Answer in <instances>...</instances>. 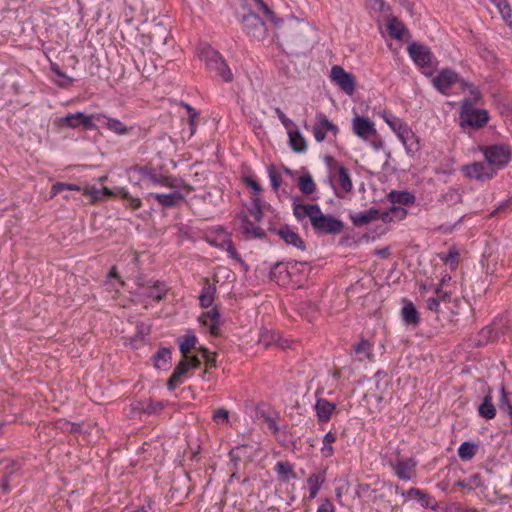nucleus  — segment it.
I'll return each mask as SVG.
<instances>
[{
	"label": "nucleus",
	"mask_w": 512,
	"mask_h": 512,
	"mask_svg": "<svg viewBox=\"0 0 512 512\" xmlns=\"http://www.w3.org/2000/svg\"><path fill=\"white\" fill-rule=\"evenodd\" d=\"M57 125L60 128H77L79 126H83L87 130L94 128L91 117L85 115L82 112L68 114L65 117L57 119Z\"/></svg>",
	"instance_id": "ddd939ff"
},
{
	"label": "nucleus",
	"mask_w": 512,
	"mask_h": 512,
	"mask_svg": "<svg viewBox=\"0 0 512 512\" xmlns=\"http://www.w3.org/2000/svg\"><path fill=\"white\" fill-rule=\"evenodd\" d=\"M313 229L320 234H339L344 228L341 220L332 215H325L321 209H318L311 223Z\"/></svg>",
	"instance_id": "39448f33"
},
{
	"label": "nucleus",
	"mask_w": 512,
	"mask_h": 512,
	"mask_svg": "<svg viewBox=\"0 0 512 512\" xmlns=\"http://www.w3.org/2000/svg\"><path fill=\"white\" fill-rule=\"evenodd\" d=\"M433 86L442 94L449 95V90L455 83L460 82L458 74L449 68L441 70L432 80Z\"/></svg>",
	"instance_id": "f8f14e48"
},
{
	"label": "nucleus",
	"mask_w": 512,
	"mask_h": 512,
	"mask_svg": "<svg viewBox=\"0 0 512 512\" xmlns=\"http://www.w3.org/2000/svg\"><path fill=\"white\" fill-rule=\"evenodd\" d=\"M84 194L90 196L92 202L102 200L101 191L96 187H88L84 190Z\"/></svg>",
	"instance_id": "0e129e2a"
},
{
	"label": "nucleus",
	"mask_w": 512,
	"mask_h": 512,
	"mask_svg": "<svg viewBox=\"0 0 512 512\" xmlns=\"http://www.w3.org/2000/svg\"><path fill=\"white\" fill-rule=\"evenodd\" d=\"M459 256V252L456 247H451L447 254H440V259L445 261L446 263H456Z\"/></svg>",
	"instance_id": "bf43d9fd"
},
{
	"label": "nucleus",
	"mask_w": 512,
	"mask_h": 512,
	"mask_svg": "<svg viewBox=\"0 0 512 512\" xmlns=\"http://www.w3.org/2000/svg\"><path fill=\"white\" fill-rule=\"evenodd\" d=\"M268 176L271 181V186L274 191H277L282 183V176L277 171L274 165H269L268 168Z\"/></svg>",
	"instance_id": "5fc2aeb1"
},
{
	"label": "nucleus",
	"mask_w": 512,
	"mask_h": 512,
	"mask_svg": "<svg viewBox=\"0 0 512 512\" xmlns=\"http://www.w3.org/2000/svg\"><path fill=\"white\" fill-rule=\"evenodd\" d=\"M164 407L165 403L162 401L149 400L147 402H138L135 409L148 415H158Z\"/></svg>",
	"instance_id": "473e14b6"
},
{
	"label": "nucleus",
	"mask_w": 512,
	"mask_h": 512,
	"mask_svg": "<svg viewBox=\"0 0 512 512\" xmlns=\"http://www.w3.org/2000/svg\"><path fill=\"white\" fill-rule=\"evenodd\" d=\"M352 354L355 355L359 361L372 360L373 344L367 339L362 338L352 345Z\"/></svg>",
	"instance_id": "4be33fe9"
},
{
	"label": "nucleus",
	"mask_w": 512,
	"mask_h": 512,
	"mask_svg": "<svg viewBox=\"0 0 512 512\" xmlns=\"http://www.w3.org/2000/svg\"><path fill=\"white\" fill-rule=\"evenodd\" d=\"M402 320L405 325L417 327L420 323V315L412 302H407L401 309Z\"/></svg>",
	"instance_id": "bb28decb"
},
{
	"label": "nucleus",
	"mask_w": 512,
	"mask_h": 512,
	"mask_svg": "<svg viewBox=\"0 0 512 512\" xmlns=\"http://www.w3.org/2000/svg\"><path fill=\"white\" fill-rule=\"evenodd\" d=\"M227 252L232 258L240 260L239 254L231 241L227 242Z\"/></svg>",
	"instance_id": "774afa93"
},
{
	"label": "nucleus",
	"mask_w": 512,
	"mask_h": 512,
	"mask_svg": "<svg viewBox=\"0 0 512 512\" xmlns=\"http://www.w3.org/2000/svg\"><path fill=\"white\" fill-rule=\"evenodd\" d=\"M389 199L393 204L412 205L415 202V196L407 191H392L389 194Z\"/></svg>",
	"instance_id": "58836bf2"
},
{
	"label": "nucleus",
	"mask_w": 512,
	"mask_h": 512,
	"mask_svg": "<svg viewBox=\"0 0 512 512\" xmlns=\"http://www.w3.org/2000/svg\"><path fill=\"white\" fill-rule=\"evenodd\" d=\"M298 186L300 191L305 195L314 193L316 189L315 182L310 174L301 176L299 178Z\"/></svg>",
	"instance_id": "de8ad7c7"
},
{
	"label": "nucleus",
	"mask_w": 512,
	"mask_h": 512,
	"mask_svg": "<svg viewBox=\"0 0 512 512\" xmlns=\"http://www.w3.org/2000/svg\"><path fill=\"white\" fill-rule=\"evenodd\" d=\"M451 293L444 291L440 287L435 289L434 296L426 300V307L428 310L438 313L441 302H450Z\"/></svg>",
	"instance_id": "cd10ccee"
},
{
	"label": "nucleus",
	"mask_w": 512,
	"mask_h": 512,
	"mask_svg": "<svg viewBox=\"0 0 512 512\" xmlns=\"http://www.w3.org/2000/svg\"><path fill=\"white\" fill-rule=\"evenodd\" d=\"M139 173L140 180L148 186H163L172 189H180L182 186H186L188 188V191L191 190V188L188 185L184 184L183 181L158 173L153 168L142 167L140 168Z\"/></svg>",
	"instance_id": "20e7f679"
},
{
	"label": "nucleus",
	"mask_w": 512,
	"mask_h": 512,
	"mask_svg": "<svg viewBox=\"0 0 512 512\" xmlns=\"http://www.w3.org/2000/svg\"><path fill=\"white\" fill-rule=\"evenodd\" d=\"M499 409L502 412H505L509 415L510 419L512 420V405L508 399L507 392L505 390V387L502 385L500 389V399L498 403Z\"/></svg>",
	"instance_id": "603ef678"
},
{
	"label": "nucleus",
	"mask_w": 512,
	"mask_h": 512,
	"mask_svg": "<svg viewBox=\"0 0 512 512\" xmlns=\"http://www.w3.org/2000/svg\"><path fill=\"white\" fill-rule=\"evenodd\" d=\"M319 206L317 204H293V214L295 218L302 221L308 217L312 223L313 217L318 212Z\"/></svg>",
	"instance_id": "c756f323"
},
{
	"label": "nucleus",
	"mask_w": 512,
	"mask_h": 512,
	"mask_svg": "<svg viewBox=\"0 0 512 512\" xmlns=\"http://www.w3.org/2000/svg\"><path fill=\"white\" fill-rule=\"evenodd\" d=\"M392 469L397 477L401 480H410L412 478V472L416 466V462L411 459H405L391 463Z\"/></svg>",
	"instance_id": "aec40b11"
},
{
	"label": "nucleus",
	"mask_w": 512,
	"mask_h": 512,
	"mask_svg": "<svg viewBox=\"0 0 512 512\" xmlns=\"http://www.w3.org/2000/svg\"><path fill=\"white\" fill-rule=\"evenodd\" d=\"M353 131L358 137L364 140L376 134L374 123L368 118L359 115L353 118Z\"/></svg>",
	"instance_id": "dca6fc26"
},
{
	"label": "nucleus",
	"mask_w": 512,
	"mask_h": 512,
	"mask_svg": "<svg viewBox=\"0 0 512 512\" xmlns=\"http://www.w3.org/2000/svg\"><path fill=\"white\" fill-rule=\"evenodd\" d=\"M170 31L162 24H155L148 33L150 46L154 50H161L167 44Z\"/></svg>",
	"instance_id": "4468645a"
},
{
	"label": "nucleus",
	"mask_w": 512,
	"mask_h": 512,
	"mask_svg": "<svg viewBox=\"0 0 512 512\" xmlns=\"http://www.w3.org/2000/svg\"><path fill=\"white\" fill-rule=\"evenodd\" d=\"M199 321L203 325L209 326V330L212 335L217 336L219 334L220 313L216 307L203 313L199 317Z\"/></svg>",
	"instance_id": "412c9836"
},
{
	"label": "nucleus",
	"mask_w": 512,
	"mask_h": 512,
	"mask_svg": "<svg viewBox=\"0 0 512 512\" xmlns=\"http://www.w3.org/2000/svg\"><path fill=\"white\" fill-rule=\"evenodd\" d=\"M197 344V337L194 334H187L184 336V340L180 342L179 349L183 354V357L188 356L187 354L195 348Z\"/></svg>",
	"instance_id": "8fccbe9b"
},
{
	"label": "nucleus",
	"mask_w": 512,
	"mask_h": 512,
	"mask_svg": "<svg viewBox=\"0 0 512 512\" xmlns=\"http://www.w3.org/2000/svg\"><path fill=\"white\" fill-rule=\"evenodd\" d=\"M241 22L245 32L251 37L257 40H263L267 36V26L256 13L249 11L243 14Z\"/></svg>",
	"instance_id": "0eeeda50"
},
{
	"label": "nucleus",
	"mask_w": 512,
	"mask_h": 512,
	"mask_svg": "<svg viewBox=\"0 0 512 512\" xmlns=\"http://www.w3.org/2000/svg\"><path fill=\"white\" fill-rule=\"evenodd\" d=\"M487 163L494 168H504L511 160L512 149L507 144H493L480 147Z\"/></svg>",
	"instance_id": "7ed1b4c3"
},
{
	"label": "nucleus",
	"mask_w": 512,
	"mask_h": 512,
	"mask_svg": "<svg viewBox=\"0 0 512 512\" xmlns=\"http://www.w3.org/2000/svg\"><path fill=\"white\" fill-rule=\"evenodd\" d=\"M97 120L104 124L110 131L118 135H125L130 132V128H128L126 125H124V123H122L118 119L106 115H99L97 117Z\"/></svg>",
	"instance_id": "c85d7f7f"
},
{
	"label": "nucleus",
	"mask_w": 512,
	"mask_h": 512,
	"mask_svg": "<svg viewBox=\"0 0 512 512\" xmlns=\"http://www.w3.org/2000/svg\"><path fill=\"white\" fill-rule=\"evenodd\" d=\"M478 414L480 417L491 420L496 416V408L492 402L491 389L484 396L482 403L478 407Z\"/></svg>",
	"instance_id": "7c9ffc66"
},
{
	"label": "nucleus",
	"mask_w": 512,
	"mask_h": 512,
	"mask_svg": "<svg viewBox=\"0 0 512 512\" xmlns=\"http://www.w3.org/2000/svg\"><path fill=\"white\" fill-rule=\"evenodd\" d=\"M20 468V464L14 460L9 461V463L5 466V471L0 483V488L4 494L10 492V482L12 481L13 476L18 473Z\"/></svg>",
	"instance_id": "393cba45"
},
{
	"label": "nucleus",
	"mask_w": 512,
	"mask_h": 512,
	"mask_svg": "<svg viewBox=\"0 0 512 512\" xmlns=\"http://www.w3.org/2000/svg\"><path fill=\"white\" fill-rule=\"evenodd\" d=\"M334 511H335L334 506L329 499L323 500L317 509V512H334Z\"/></svg>",
	"instance_id": "69168bd1"
},
{
	"label": "nucleus",
	"mask_w": 512,
	"mask_h": 512,
	"mask_svg": "<svg viewBox=\"0 0 512 512\" xmlns=\"http://www.w3.org/2000/svg\"><path fill=\"white\" fill-rule=\"evenodd\" d=\"M379 219V210L370 208L367 211L360 213L350 214V220L356 227H361Z\"/></svg>",
	"instance_id": "b1692460"
},
{
	"label": "nucleus",
	"mask_w": 512,
	"mask_h": 512,
	"mask_svg": "<svg viewBox=\"0 0 512 512\" xmlns=\"http://www.w3.org/2000/svg\"><path fill=\"white\" fill-rule=\"evenodd\" d=\"M243 182L250 187L256 194L262 191L261 185L251 176H244Z\"/></svg>",
	"instance_id": "680f3d73"
},
{
	"label": "nucleus",
	"mask_w": 512,
	"mask_h": 512,
	"mask_svg": "<svg viewBox=\"0 0 512 512\" xmlns=\"http://www.w3.org/2000/svg\"><path fill=\"white\" fill-rule=\"evenodd\" d=\"M63 190H76L80 191L81 188L78 185L75 184H66V183H56L53 185L52 191L54 194H57Z\"/></svg>",
	"instance_id": "052dcab7"
},
{
	"label": "nucleus",
	"mask_w": 512,
	"mask_h": 512,
	"mask_svg": "<svg viewBox=\"0 0 512 512\" xmlns=\"http://www.w3.org/2000/svg\"><path fill=\"white\" fill-rule=\"evenodd\" d=\"M462 172L469 179L477 181H488L497 174V168H494L487 162H473L462 167Z\"/></svg>",
	"instance_id": "423d86ee"
},
{
	"label": "nucleus",
	"mask_w": 512,
	"mask_h": 512,
	"mask_svg": "<svg viewBox=\"0 0 512 512\" xmlns=\"http://www.w3.org/2000/svg\"><path fill=\"white\" fill-rule=\"evenodd\" d=\"M407 51L418 67L421 69L431 68L433 53L428 46L412 42L408 45Z\"/></svg>",
	"instance_id": "6e6552de"
},
{
	"label": "nucleus",
	"mask_w": 512,
	"mask_h": 512,
	"mask_svg": "<svg viewBox=\"0 0 512 512\" xmlns=\"http://www.w3.org/2000/svg\"><path fill=\"white\" fill-rule=\"evenodd\" d=\"M148 199L154 198L163 207H175L182 202L185 196L180 191L171 193H150Z\"/></svg>",
	"instance_id": "a211bd4d"
},
{
	"label": "nucleus",
	"mask_w": 512,
	"mask_h": 512,
	"mask_svg": "<svg viewBox=\"0 0 512 512\" xmlns=\"http://www.w3.org/2000/svg\"><path fill=\"white\" fill-rule=\"evenodd\" d=\"M266 206L267 204L260 197L256 196L251 199L248 211L257 222H260L263 219L264 209Z\"/></svg>",
	"instance_id": "4c0bfd02"
},
{
	"label": "nucleus",
	"mask_w": 512,
	"mask_h": 512,
	"mask_svg": "<svg viewBox=\"0 0 512 512\" xmlns=\"http://www.w3.org/2000/svg\"><path fill=\"white\" fill-rule=\"evenodd\" d=\"M200 56L205 61L207 68L215 72L223 81L231 82L233 80L231 69L218 51L211 47H205L201 50Z\"/></svg>",
	"instance_id": "f03ea898"
},
{
	"label": "nucleus",
	"mask_w": 512,
	"mask_h": 512,
	"mask_svg": "<svg viewBox=\"0 0 512 512\" xmlns=\"http://www.w3.org/2000/svg\"><path fill=\"white\" fill-rule=\"evenodd\" d=\"M275 471L278 474V476L284 481L296 478V474L293 471V466L289 462H277V464L275 465Z\"/></svg>",
	"instance_id": "c03bdc74"
},
{
	"label": "nucleus",
	"mask_w": 512,
	"mask_h": 512,
	"mask_svg": "<svg viewBox=\"0 0 512 512\" xmlns=\"http://www.w3.org/2000/svg\"><path fill=\"white\" fill-rule=\"evenodd\" d=\"M498 9L501 14L503 20L509 25L512 26V8L509 4L508 0H490Z\"/></svg>",
	"instance_id": "79ce46f5"
},
{
	"label": "nucleus",
	"mask_w": 512,
	"mask_h": 512,
	"mask_svg": "<svg viewBox=\"0 0 512 512\" xmlns=\"http://www.w3.org/2000/svg\"><path fill=\"white\" fill-rule=\"evenodd\" d=\"M459 118L461 127L480 129L488 123L489 114L485 109L473 108V102L470 99H464L461 102Z\"/></svg>",
	"instance_id": "f257e3e1"
},
{
	"label": "nucleus",
	"mask_w": 512,
	"mask_h": 512,
	"mask_svg": "<svg viewBox=\"0 0 512 512\" xmlns=\"http://www.w3.org/2000/svg\"><path fill=\"white\" fill-rule=\"evenodd\" d=\"M476 451H477L476 444L469 442V441H465L460 445V447L458 449V455L462 460L468 461L474 457V455L476 454Z\"/></svg>",
	"instance_id": "49530a36"
},
{
	"label": "nucleus",
	"mask_w": 512,
	"mask_h": 512,
	"mask_svg": "<svg viewBox=\"0 0 512 512\" xmlns=\"http://www.w3.org/2000/svg\"><path fill=\"white\" fill-rule=\"evenodd\" d=\"M325 481V477L320 473H313L309 476L307 482L309 485V496L315 498L320 490L321 485Z\"/></svg>",
	"instance_id": "a18cd8bd"
},
{
	"label": "nucleus",
	"mask_w": 512,
	"mask_h": 512,
	"mask_svg": "<svg viewBox=\"0 0 512 512\" xmlns=\"http://www.w3.org/2000/svg\"><path fill=\"white\" fill-rule=\"evenodd\" d=\"M247 448V445H239L234 447L229 452L230 461L233 464L234 470L238 469L239 462L241 461L240 452Z\"/></svg>",
	"instance_id": "6e6d98bb"
},
{
	"label": "nucleus",
	"mask_w": 512,
	"mask_h": 512,
	"mask_svg": "<svg viewBox=\"0 0 512 512\" xmlns=\"http://www.w3.org/2000/svg\"><path fill=\"white\" fill-rule=\"evenodd\" d=\"M399 139L404 145L407 154L412 156L420 150L419 139L410 127L408 129H404L403 136H400Z\"/></svg>",
	"instance_id": "a878e982"
},
{
	"label": "nucleus",
	"mask_w": 512,
	"mask_h": 512,
	"mask_svg": "<svg viewBox=\"0 0 512 512\" xmlns=\"http://www.w3.org/2000/svg\"><path fill=\"white\" fill-rule=\"evenodd\" d=\"M228 417H229V412L225 408H219L213 414V420L216 423L227 422Z\"/></svg>",
	"instance_id": "e2e57ef3"
},
{
	"label": "nucleus",
	"mask_w": 512,
	"mask_h": 512,
	"mask_svg": "<svg viewBox=\"0 0 512 512\" xmlns=\"http://www.w3.org/2000/svg\"><path fill=\"white\" fill-rule=\"evenodd\" d=\"M387 124L390 128L397 134L398 138L403 136L404 129H408L409 126L404 123L401 119L395 116H391L390 118H386Z\"/></svg>",
	"instance_id": "3c124183"
},
{
	"label": "nucleus",
	"mask_w": 512,
	"mask_h": 512,
	"mask_svg": "<svg viewBox=\"0 0 512 512\" xmlns=\"http://www.w3.org/2000/svg\"><path fill=\"white\" fill-rule=\"evenodd\" d=\"M277 234L288 245H292L302 251L306 249L305 243L298 233L290 229L288 225L282 226L277 230Z\"/></svg>",
	"instance_id": "6ab92c4d"
},
{
	"label": "nucleus",
	"mask_w": 512,
	"mask_h": 512,
	"mask_svg": "<svg viewBox=\"0 0 512 512\" xmlns=\"http://www.w3.org/2000/svg\"><path fill=\"white\" fill-rule=\"evenodd\" d=\"M260 10L263 11L265 16L269 18L276 26H279V23H282V20H276L274 12L270 9V7L262 1L259 5H257Z\"/></svg>",
	"instance_id": "13d9d810"
},
{
	"label": "nucleus",
	"mask_w": 512,
	"mask_h": 512,
	"mask_svg": "<svg viewBox=\"0 0 512 512\" xmlns=\"http://www.w3.org/2000/svg\"><path fill=\"white\" fill-rule=\"evenodd\" d=\"M461 86L464 89H468L471 96L469 99L473 102V105L480 102L482 94L477 86L464 80H461Z\"/></svg>",
	"instance_id": "864d4df0"
},
{
	"label": "nucleus",
	"mask_w": 512,
	"mask_h": 512,
	"mask_svg": "<svg viewBox=\"0 0 512 512\" xmlns=\"http://www.w3.org/2000/svg\"><path fill=\"white\" fill-rule=\"evenodd\" d=\"M315 120L312 132L317 142H323L327 132H331L334 136L339 133V128L324 113H316Z\"/></svg>",
	"instance_id": "1a4fd4ad"
},
{
	"label": "nucleus",
	"mask_w": 512,
	"mask_h": 512,
	"mask_svg": "<svg viewBox=\"0 0 512 512\" xmlns=\"http://www.w3.org/2000/svg\"><path fill=\"white\" fill-rule=\"evenodd\" d=\"M155 367L158 369H166L171 361L170 349L163 347L160 348L153 357Z\"/></svg>",
	"instance_id": "37998d69"
},
{
	"label": "nucleus",
	"mask_w": 512,
	"mask_h": 512,
	"mask_svg": "<svg viewBox=\"0 0 512 512\" xmlns=\"http://www.w3.org/2000/svg\"><path fill=\"white\" fill-rule=\"evenodd\" d=\"M387 30L392 38L402 39L404 33L406 32V27L401 21L393 17L388 21Z\"/></svg>",
	"instance_id": "a19ab883"
},
{
	"label": "nucleus",
	"mask_w": 512,
	"mask_h": 512,
	"mask_svg": "<svg viewBox=\"0 0 512 512\" xmlns=\"http://www.w3.org/2000/svg\"><path fill=\"white\" fill-rule=\"evenodd\" d=\"M290 276L289 266L283 262H277L270 270V277L277 282L288 280Z\"/></svg>",
	"instance_id": "c9c22d12"
},
{
	"label": "nucleus",
	"mask_w": 512,
	"mask_h": 512,
	"mask_svg": "<svg viewBox=\"0 0 512 512\" xmlns=\"http://www.w3.org/2000/svg\"><path fill=\"white\" fill-rule=\"evenodd\" d=\"M215 293L216 286L210 283L208 279H205V284L199 296L200 305L203 308L210 307L214 302Z\"/></svg>",
	"instance_id": "2f4dec72"
},
{
	"label": "nucleus",
	"mask_w": 512,
	"mask_h": 512,
	"mask_svg": "<svg viewBox=\"0 0 512 512\" xmlns=\"http://www.w3.org/2000/svg\"><path fill=\"white\" fill-rule=\"evenodd\" d=\"M275 113L277 117L279 118L280 122L285 126L288 127L291 124V120L283 113V111L279 108H275Z\"/></svg>",
	"instance_id": "338daca9"
},
{
	"label": "nucleus",
	"mask_w": 512,
	"mask_h": 512,
	"mask_svg": "<svg viewBox=\"0 0 512 512\" xmlns=\"http://www.w3.org/2000/svg\"><path fill=\"white\" fill-rule=\"evenodd\" d=\"M407 215V211L400 206H392L389 211L380 212L379 211V219L383 222L388 223L394 220V217L401 220Z\"/></svg>",
	"instance_id": "ea45409f"
},
{
	"label": "nucleus",
	"mask_w": 512,
	"mask_h": 512,
	"mask_svg": "<svg viewBox=\"0 0 512 512\" xmlns=\"http://www.w3.org/2000/svg\"><path fill=\"white\" fill-rule=\"evenodd\" d=\"M289 144L291 149L296 153H303L307 150V143L299 130L289 131Z\"/></svg>",
	"instance_id": "72a5a7b5"
},
{
	"label": "nucleus",
	"mask_w": 512,
	"mask_h": 512,
	"mask_svg": "<svg viewBox=\"0 0 512 512\" xmlns=\"http://www.w3.org/2000/svg\"><path fill=\"white\" fill-rule=\"evenodd\" d=\"M51 70L60 78L63 79V81L59 82V86L61 87H68L72 85L73 79L69 76H67L64 72H62L58 65L52 64Z\"/></svg>",
	"instance_id": "4d7b16f0"
},
{
	"label": "nucleus",
	"mask_w": 512,
	"mask_h": 512,
	"mask_svg": "<svg viewBox=\"0 0 512 512\" xmlns=\"http://www.w3.org/2000/svg\"><path fill=\"white\" fill-rule=\"evenodd\" d=\"M189 370L188 356L182 357L180 362L174 368V371L167 381V388L174 390L183 382V377Z\"/></svg>",
	"instance_id": "f3484780"
},
{
	"label": "nucleus",
	"mask_w": 512,
	"mask_h": 512,
	"mask_svg": "<svg viewBox=\"0 0 512 512\" xmlns=\"http://www.w3.org/2000/svg\"><path fill=\"white\" fill-rule=\"evenodd\" d=\"M116 195L127 202V205L136 210L141 207V200L133 197L125 188H116Z\"/></svg>",
	"instance_id": "09e8293b"
},
{
	"label": "nucleus",
	"mask_w": 512,
	"mask_h": 512,
	"mask_svg": "<svg viewBox=\"0 0 512 512\" xmlns=\"http://www.w3.org/2000/svg\"><path fill=\"white\" fill-rule=\"evenodd\" d=\"M338 185L343 194L349 193L353 189L352 180L346 167L338 166Z\"/></svg>",
	"instance_id": "f704fd0d"
},
{
	"label": "nucleus",
	"mask_w": 512,
	"mask_h": 512,
	"mask_svg": "<svg viewBox=\"0 0 512 512\" xmlns=\"http://www.w3.org/2000/svg\"><path fill=\"white\" fill-rule=\"evenodd\" d=\"M390 489H394L396 494H400L403 498L415 499L422 507L435 508L437 503L433 497L418 488H410L408 491H403L398 485H389Z\"/></svg>",
	"instance_id": "9d476101"
},
{
	"label": "nucleus",
	"mask_w": 512,
	"mask_h": 512,
	"mask_svg": "<svg viewBox=\"0 0 512 512\" xmlns=\"http://www.w3.org/2000/svg\"><path fill=\"white\" fill-rule=\"evenodd\" d=\"M241 228L244 234L253 238H261L264 236L263 230L256 226L246 215L241 218Z\"/></svg>",
	"instance_id": "e433bc0d"
},
{
	"label": "nucleus",
	"mask_w": 512,
	"mask_h": 512,
	"mask_svg": "<svg viewBox=\"0 0 512 512\" xmlns=\"http://www.w3.org/2000/svg\"><path fill=\"white\" fill-rule=\"evenodd\" d=\"M331 79L341 90L351 96L355 92V80L352 74L346 72L341 66L331 68Z\"/></svg>",
	"instance_id": "9b49d317"
},
{
	"label": "nucleus",
	"mask_w": 512,
	"mask_h": 512,
	"mask_svg": "<svg viewBox=\"0 0 512 512\" xmlns=\"http://www.w3.org/2000/svg\"><path fill=\"white\" fill-rule=\"evenodd\" d=\"M141 289H143L142 295L152 298L156 302L161 301L168 292L166 283L159 280H149L141 285Z\"/></svg>",
	"instance_id": "2eb2a0df"
},
{
	"label": "nucleus",
	"mask_w": 512,
	"mask_h": 512,
	"mask_svg": "<svg viewBox=\"0 0 512 512\" xmlns=\"http://www.w3.org/2000/svg\"><path fill=\"white\" fill-rule=\"evenodd\" d=\"M335 409L336 405L327 399L318 398L316 401L315 410L318 420L321 423H327L331 419L332 413Z\"/></svg>",
	"instance_id": "5701e85b"
}]
</instances>
